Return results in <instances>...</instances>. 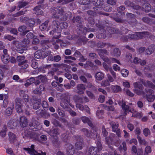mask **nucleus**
<instances>
[{
  "label": "nucleus",
  "instance_id": "nucleus-1",
  "mask_svg": "<svg viewBox=\"0 0 155 155\" xmlns=\"http://www.w3.org/2000/svg\"><path fill=\"white\" fill-rule=\"evenodd\" d=\"M119 104L121 106L122 109L124 110L125 114H126L125 112L128 111L131 112L133 114L132 117H137L138 116L136 111L133 109H130L129 107L127 105H126V103L123 101H122V102H118Z\"/></svg>",
  "mask_w": 155,
  "mask_h": 155
},
{
  "label": "nucleus",
  "instance_id": "nucleus-2",
  "mask_svg": "<svg viewBox=\"0 0 155 155\" xmlns=\"http://www.w3.org/2000/svg\"><path fill=\"white\" fill-rule=\"evenodd\" d=\"M23 149L28 151V153L31 155H46L45 153L41 152L40 153L36 151L34 149V146L33 145H31V148H24Z\"/></svg>",
  "mask_w": 155,
  "mask_h": 155
},
{
  "label": "nucleus",
  "instance_id": "nucleus-3",
  "mask_svg": "<svg viewBox=\"0 0 155 155\" xmlns=\"http://www.w3.org/2000/svg\"><path fill=\"white\" fill-rule=\"evenodd\" d=\"M67 153L68 155H73L74 153V150L72 146L70 144H67L66 145ZM57 155H64L63 153L60 151H58L57 153Z\"/></svg>",
  "mask_w": 155,
  "mask_h": 155
},
{
  "label": "nucleus",
  "instance_id": "nucleus-4",
  "mask_svg": "<svg viewBox=\"0 0 155 155\" xmlns=\"http://www.w3.org/2000/svg\"><path fill=\"white\" fill-rule=\"evenodd\" d=\"M29 126L31 127V129L34 131H37L41 128V125L38 122L33 120L29 124Z\"/></svg>",
  "mask_w": 155,
  "mask_h": 155
},
{
  "label": "nucleus",
  "instance_id": "nucleus-5",
  "mask_svg": "<svg viewBox=\"0 0 155 155\" xmlns=\"http://www.w3.org/2000/svg\"><path fill=\"white\" fill-rule=\"evenodd\" d=\"M134 92L138 95H140L143 93L142 89L143 88L142 85L140 83L135 82L134 84Z\"/></svg>",
  "mask_w": 155,
  "mask_h": 155
},
{
  "label": "nucleus",
  "instance_id": "nucleus-6",
  "mask_svg": "<svg viewBox=\"0 0 155 155\" xmlns=\"http://www.w3.org/2000/svg\"><path fill=\"white\" fill-rule=\"evenodd\" d=\"M52 12L53 16L56 18H62V17H61L62 16V15H63V11L61 7H59L58 8H55L54 9H53Z\"/></svg>",
  "mask_w": 155,
  "mask_h": 155
},
{
  "label": "nucleus",
  "instance_id": "nucleus-7",
  "mask_svg": "<svg viewBox=\"0 0 155 155\" xmlns=\"http://www.w3.org/2000/svg\"><path fill=\"white\" fill-rule=\"evenodd\" d=\"M6 68L3 65H0V83L3 78L4 72L6 70ZM5 87V84H0V89L4 88Z\"/></svg>",
  "mask_w": 155,
  "mask_h": 155
},
{
  "label": "nucleus",
  "instance_id": "nucleus-8",
  "mask_svg": "<svg viewBox=\"0 0 155 155\" xmlns=\"http://www.w3.org/2000/svg\"><path fill=\"white\" fill-rule=\"evenodd\" d=\"M61 106L64 109L68 108L69 106L72 108L74 107V106L71 104L69 101L65 99H63L62 100L60 103Z\"/></svg>",
  "mask_w": 155,
  "mask_h": 155
},
{
  "label": "nucleus",
  "instance_id": "nucleus-9",
  "mask_svg": "<svg viewBox=\"0 0 155 155\" xmlns=\"http://www.w3.org/2000/svg\"><path fill=\"white\" fill-rule=\"evenodd\" d=\"M76 88L75 92L80 94H83L84 91L86 89L85 86L83 84H78L77 85Z\"/></svg>",
  "mask_w": 155,
  "mask_h": 155
},
{
  "label": "nucleus",
  "instance_id": "nucleus-10",
  "mask_svg": "<svg viewBox=\"0 0 155 155\" xmlns=\"http://www.w3.org/2000/svg\"><path fill=\"white\" fill-rule=\"evenodd\" d=\"M100 56L103 59V60L105 62L109 64H111V63H116L118 64H120V63L118 60L113 58H111L110 59H108L107 57H102V55L101 54H100Z\"/></svg>",
  "mask_w": 155,
  "mask_h": 155
},
{
  "label": "nucleus",
  "instance_id": "nucleus-11",
  "mask_svg": "<svg viewBox=\"0 0 155 155\" xmlns=\"http://www.w3.org/2000/svg\"><path fill=\"white\" fill-rule=\"evenodd\" d=\"M59 23L56 20L53 21L52 23V27L53 29V30H52L50 32L51 35H53L56 30L57 31L58 30L59 27Z\"/></svg>",
  "mask_w": 155,
  "mask_h": 155
},
{
  "label": "nucleus",
  "instance_id": "nucleus-12",
  "mask_svg": "<svg viewBox=\"0 0 155 155\" xmlns=\"http://www.w3.org/2000/svg\"><path fill=\"white\" fill-rule=\"evenodd\" d=\"M110 125L112 126L113 130L114 132H116L117 135L120 134V131L118 129V124L117 122H110Z\"/></svg>",
  "mask_w": 155,
  "mask_h": 155
},
{
  "label": "nucleus",
  "instance_id": "nucleus-13",
  "mask_svg": "<svg viewBox=\"0 0 155 155\" xmlns=\"http://www.w3.org/2000/svg\"><path fill=\"white\" fill-rule=\"evenodd\" d=\"M146 91L148 94H147L146 95L147 100L149 102L153 101L155 99V97L154 95H153L152 94L153 92V91L151 89H149L148 91L147 90Z\"/></svg>",
  "mask_w": 155,
  "mask_h": 155
},
{
  "label": "nucleus",
  "instance_id": "nucleus-14",
  "mask_svg": "<svg viewBox=\"0 0 155 155\" xmlns=\"http://www.w3.org/2000/svg\"><path fill=\"white\" fill-rule=\"evenodd\" d=\"M110 72L112 75L113 77L110 74H107V77L108 80L109 82H113L116 78V73L112 70V69H110Z\"/></svg>",
  "mask_w": 155,
  "mask_h": 155
},
{
  "label": "nucleus",
  "instance_id": "nucleus-15",
  "mask_svg": "<svg viewBox=\"0 0 155 155\" xmlns=\"http://www.w3.org/2000/svg\"><path fill=\"white\" fill-rule=\"evenodd\" d=\"M22 102V101H19L18 100H17V101H16L15 108L17 112L18 113H20L22 112V109L21 106Z\"/></svg>",
  "mask_w": 155,
  "mask_h": 155
},
{
  "label": "nucleus",
  "instance_id": "nucleus-16",
  "mask_svg": "<svg viewBox=\"0 0 155 155\" xmlns=\"http://www.w3.org/2000/svg\"><path fill=\"white\" fill-rule=\"evenodd\" d=\"M27 118L24 116H21L20 118V123L21 127H26L28 124Z\"/></svg>",
  "mask_w": 155,
  "mask_h": 155
},
{
  "label": "nucleus",
  "instance_id": "nucleus-17",
  "mask_svg": "<svg viewBox=\"0 0 155 155\" xmlns=\"http://www.w3.org/2000/svg\"><path fill=\"white\" fill-rule=\"evenodd\" d=\"M76 107L81 110H85L87 113L89 112V108L87 105L83 107V105L80 104H76Z\"/></svg>",
  "mask_w": 155,
  "mask_h": 155
},
{
  "label": "nucleus",
  "instance_id": "nucleus-18",
  "mask_svg": "<svg viewBox=\"0 0 155 155\" xmlns=\"http://www.w3.org/2000/svg\"><path fill=\"white\" fill-rule=\"evenodd\" d=\"M17 122L15 119L10 120L7 124L8 126L10 128H13L17 126Z\"/></svg>",
  "mask_w": 155,
  "mask_h": 155
},
{
  "label": "nucleus",
  "instance_id": "nucleus-19",
  "mask_svg": "<svg viewBox=\"0 0 155 155\" xmlns=\"http://www.w3.org/2000/svg\"><path fill=\"white\" fill-rule=\"evenodd\" d=\"M141 82L145 86L147 87H150L152 88H154L155 86L152 84L150 81H144L143 80H141Z\"/></svg>",
  "mask_w": 155,
  "mask_h": 155
},
{
  "label": "nucleus",
  "instance_id": "nucleus-20",
  "mask_svg": "<svg viewBox=\"0 0 155 155\" xmlns=\"http://www.w3.org/2000/svg\"><path fill=\"white\" fill-rule=\"evenodd\" d=\"M95 76L97 80L101 81L104 78V74L101 72H97L96 73Z\"/></svg>",
  "mask_w": 155,
  "mask_h": 155
},
{
  "label": "nucleus",
  "instance_id": "nucleus-21",
  "mask_svg": "<svg viewBox=\"0 0 155 155\" xmlns=\"http://www.w3.org/2000/svg\"><path fill=\"white\" fill-rule=\"evenodd\" d=\"M1 58L2 61L5 64H8L10 61V57L8 55H2Z\"/></svg>",
  "mask_w": 155,
  "mask_h": 155
},
{
  "label": "nucleus",
  "instance_id": "nucleus-22",
  "mask_svg": "<svg viewBox=\"0 0 155 155\" xmlns=\"http://www.w3.org/2000/svg\"><path fill=\"white\" fill-rule=\"evenodd\" d=\"M81 120L84 123H87L89 126L92 127V124L90 120L88 117H81Z\"/></svg>",
  "mask_w": 155,
  "mask_h": 155
},
{
  "label": "nucleus",
  "instance_id": "nucleus-23",
  "mask_svg": "<svg viewBox=\"0 0 155 155\" xmlns=\"http://www.w3.org/2000/svg\"><path fill=\"white\" fill-rule=\"evenodd\" d=\"M100 106L101 107L104 108L108 111H112L114 110V107L112 106H107L106 105L101 104Z\"/></svg>",
  "mask_w": 155,
  "mask_h": 155
},
{
  "label": "nucleus",
  "instance_id": "nucleus-24",
  "mask_svg": "<svg viewBox=\"0 0 155 155\" xmlns=\"http://www.w3.org/2000/svg\"><path fill=\"white\" fill-rule=\"evenodd\" d=\"M136 33H140V35H138V36H141L140 38H137V39H141L143 37H150V34L147 32H136Z\"/></svg>",
  "mask_w": 155,
  "mask_h": 155
},
{
  "label": "nucleus",
  "instance_id": "nucleus-25",
  "mask_svg": "<svg viewBox=\"0 0 155 155\" xmlns=\"http://www.w3.org/2000/svg\"><path fill=\"white\" fill-rule=\"evenodd\" d=\"M18 65L21 67L22 69H25L27 68L29 66L28 63L26 60H25L22 63H18Z\"/></svg>",
  "mask_w": 155,
  "mask_h": 155
},
{
  "label": "nucleus",
  "instance_id": "nucleus-26",
  "mask_svg": "<svg viewBox=\"0 0 155 155\" xmlns=\"http://www.w3.org/2000/svg\"><path fill=\"white\" fill-rule=\"evenodd\" d=\"M155 48V46L154 45H152L146 49V52L147 54H150L153 51Z\"/></svg>",
  "mask_w": 155,
  "mask_h": 155
},
{
  "label": "nucleus",
  "instance_id": "nucleus-27",
  "mask_svg": "<svg viewBox=\"0 0 155 155\" xmlns=\"http://www.w3.org/2000/svg\"><path fill=\"white\" fill-rule=\"evenodd\" d=\"M134 62L135 64L139 63L141 65H144L146 63V62L144 60H141L137 57H135L134 60Z\"/></svg>",
  "mask_w": 155,
  "mask_h": 155
},
{
  "label": "nucleus",
  "instance_id": "nucleus-28",
  "mask_svg": "<svg viewBox=\"0 0 155 155\" xmlns=\"http://www.w3.org/2000/svg\"><path fill=\"white\" fill-rule=\"evenodd\" d=\"M26 137H27L28 138L30 139L31 137H33L34 136H25ZM35 137H39L38 138L39 139L38 140V141L40 142L41 143H44V141H46L47 138H46V136H35Z\"/></svg>",
  "mask_w": 155,
  "mask_h": 155
},
{
  "label": "nucleus",
  "instance_id": "nucleus-29",
  "mask_svg": "<svg viewBox=\"0 0 155 155\" xmlns=\"http://www.w3.org/2000/svg\"><path fill=\"white\" fill-rule=\"evenodd\" d=\"M73 99L76 104H79L82 102V99L81 97L77 95L73 97Z\"/></svg>",
  "mask_w": 155,
  "mask_h": 155
},
{
  "label": "nucleus",
  "instance_id": "nucleus-30",
  "mask_svg": "<svg viewBox=\"0 0 155 155\" xmlns=\"http://www.w3.org/2000/svg\"><path fill=\"white\" fill-rule=\"evenodd\" d=\"M44 89L43 86L40 85L39 88L37 87L35 90L33 91V93L35 94H39L41 93V91L44 90Z\"/></svg>",
  "mask_w": 155,
  "mask_h": 155
},
{
  "label": "nucleus",
  "instance_id": "nucleus-31",
  "mask_svg": "<svg viewBox=\"0 0 155 155\" xmlns=\"http://www.w3.org/2000/svg\"><path fill=\"white\" fill-rule=\"evenodd\" d=\"M68 27V24L66 22L61 23L59 24V27L58 30L57 31L58 33L60 32L61 30L63 28H67Z\"/></svg>",
  "mask_w": 155,
  "mask_h": 155
},
{
  "label": "nucleus",
  "instance_id": "nucleus-32",
  "mask_svg": "<svg viewBox=\"0 0 155 155\" xmlns=\"http://www.w3.org/2000/svg\"><path fill=\"white\" fill-rule=\"evenodd\" d=\"M113 91L115 92H117L120 91L121 88L120 86L118 85H112L110 87Z\"/></svg>",
  "mask_w": 155,
  "mask_h": 155
},
{
  "label": "nucleus",
  "instance_id": "nucleus-33",
  "mask_svg": "<svg viewBox=\"0 0 155 155\" xmlns=\"http://www.w3.org/2000/svg\"><path fill=\"white\" fill-rule=\"evenodd\" d=\"M14 108V106L13 105L12 108L8 107L5 111V114L7 116H10L12 112V109Z\"/></svg>",
  "mask_w": 155,
  "mask_h": 155
},
{
  "label": "nucleus",
  "instance_id": "nucleus-34",
  "mask_svg": "<svg viewBox=\"0 0 155 155\" xmlns=\"http://www.w3.org/2000/svg\"><path fill=\"white\" fill-rule=\"evenodd\" d=\"M35 13L38 15H42L43 12L42 10L39 9V6H38L35 7L34 9Z\"/></svg>",
  "mask_w": 155,
  "mask_h": 155
},
{
  "label": "nucleus",
  "instance_id": "nucleus-35",
  "mask_svg": "<svg viewBox=\"0 0 155 155\" xmlns=\"http://www.w3.org/2000/svg\"><path fill=\"white\" fill-rule=\"evenodd\" d=\"M138 35H140V33H134V34H130L129 35V36L128 38L131 39H136L137 38H140L141 37V36H138Z\"/></svg>",
  "mask_w": 155,
  "mask_h": 155
},
{
  "label": "nucleus",
  "instance_id": "nucleus-36",
  "mask_svg": "<svg viewBox=\"0 0 155 155\" xmlns=\"http://www.w3.org/2000/svg\"><path fill=\"white\" fill-rule=\"evenodd\" d=\"M26 27L25 26H21L19 27L18 30V31L24 34H25L28 31L26 30Z\"/></svg>",
  "mask_w": 155,
  "mask_h": 155
},
{
  "label": "nucleus",
  "instance_id": "nucleus-37",
  "mask_svg": "<svg viewBox=\"0 0 155 155\" xmlns=\"http://www.w3.org/2000/svg\"><path fill=\"white\" fill-rule=\"evenodd\" d=\"M84 144L81 141L77 142L75 145L76 149L77 150H81L82 149Z\"/></svg>",
  "mask_w": 155,
  "mask_h": 155
},
{
  "label": "nucleus",
  "instance_id": "nucleus-38",
  "mask_svg": "<svg viewBox=\"0 0 155 155\" xmlns=\"http://www.w3.org/2000/svg\"><path fill=\"white\" fill-rule=\"evenodd\" d=\"M48 23V21H46L44 23L42 24L39 27L40 29L42 31L45 30L47 27Z\"/></svg>",
  "mask_w": 155,
  "mask_h": 155
},
{
  "label": "nucleus",
  "instance_id": "nucleus-39",
  "mask_svg": "<svg viewBox=\"0 0 155 155\" xmlns=\"http://www.w3.org/2000/svg\"><path fill=\"white\" fill-rule=\"evenodd\" d=\"M35 79L33 78H31L26 81V83L25 84V85L26 87H28L31 84L33 83Z\"/></svg>",
  "mask_w": 155,
  "mask_h": 155
},
{
  "label": "nucleus",
  "instance_id": "nucleus-40",
  "mask_svg": "<svg viewBox=\"0 0 155 155\" xmlns=\"http://www.w3.org/2000/svg\"><path fill=\"white\" fill-rule=\"evenodd\" d=\"M41 99H39L37 102H36L35 103H34L33 108L35 109H38L40 105L41 104Z\"/></svg>",
  "mask_w": 155,
  "mask_h": 155
},
{
  "label": "nucleus",
  "instance_id": "nucleus-41",
  "mask_svg": "<svg viewBox=\"0 0 155 155\" xmlns=\"http://www.w3.org/2000/svg\"><path fill=\"white\" fill-rule=\"evenodd\" d=\"M94 2H95L96 4H97V5L98 7H97V9L98 10L100 9V8H101L100 6H101L102 5V2H103V0H97V1H96V0H94Z\"/></svg>",
  "mask_w": 155,
  "mask_h": 155
},
{
  "label": "nucleus",
  "instance_id": "nucleus-42",
  "mask_svg": "<svg viewBox=\"0 0 155 155\" xmlns=\"http://www.w3.org/2000/svg\"><path fill=\"white\" fill-rule=\"evenodd\" d=\"M121 73L123 77H126L128 76L129 71L127 69H124L121 70Z\"/></svg>",
  "mask_w": 155,
  "mask_h": 155
},
{
  "label": "nucleus",
  "instance_id": "nucleus-43",
  "mask_svg": "<svg viewBox=\"0 0 155 155\" xmlns=\"http://www.w3.org/2000/svg\"><path fill=\"white\" fill-rule=\"evenodd\" d=\"M143 10L146 12H148L150 10L151 8L150 5L147 4L144 5L143 6Z\"/></svg>",
  "mask_w": 155,
  "mask_h": 155
},
{
  "label": "nucleus",
  "instance_id": "nucleus-44",
  "mask_svg": "<svg viewBox=\"0 0 155 155\" xmlns=\"http://www.w3.org/2000/svg\"><path fill=\"white\" fill-rule=\"evenodd\" d=\"M31 66L33 68L35 69L38 67V63L35 59H34L32 60Z\"/></svg>",
  "mask_w": 155,
  "mask_h": 155
},
{
  "label": "nucleus",
  "instance_id": "nucleus-45",
  "mask_svg": "<svg viewBox=\"0 0 155 155\" xmlns=\"http://www.w3.org/2000/svg\"><path fill=\"white\" fill-rule=\"evenodd\" d=\"M101 85L102 86L106 87L110 85V82L107 80L103 81L101 83Z\"/></svg>",
  "mask_w": 155,
  "mask_h": 155
},
{
  "label": "nucleus",
  "instance_id": "nucleus-46",
  "mask_svg": "<svg viewBox=\"0 0 155 155\" xmlns=\"http://www.w3.org/2000/svg\"><path fill=\"white\" fill-rule=\"evenodd\" d=\"M137 139L138 140L139 143L141 144L144 145L147 144V143L145 140L143 139H142L140 137V136H138Z\"/></svg>",
  "mask_w": 155,
  "mask_h": 155
},
{
  "label": "nucleus",
  "instance_id": "nucleus-47",
  "mask_svg": "<svg viewBox=\"0 0 155 155\" xmlns=\"http://www.w3.org/2000/svg\"><path fill=\"white\" fill-rule=\"evenodd\" d=\"M120 150H121L123 149L125 151L127 150L126 143L124 142L122 143V145H121L119 147Z\"/></svg>",
  "mask_w": 155,
  "mask_h": 155
},
{
  "label": "nucleus",
  "instance_id": "nucleus-48",
  "mask_svg": "<svg viewBox=\"0 0 155 155\" xmlns=\"http://www.w3.org/2000/svg\"><path fill=\"white\" fill-rule=\"evenodd\" d=\"M28 4V3L27 2H20L18 3V6L21 8L24 7Z\"/></svg>",
  "mask_w": 155,
  "mask_h": 155
},
{
  "label": "nucleus",
  "instance_id": "nucleus-49",
  "mask_svg": "<svg viewBox=\"0 0 155 155\" xmlns=\"http://www.w3.org/2000/svg\"><path fill=\"white\" fill-rule=\"evenodd\" d=\"M25 57L23 56H18L17 57V60L19 63H22L25 60Z\"/></svg>",
  "mask_w": 155,
  "mask_h": 155
},
{
  "label": "nucleus",
  "instance_id": "nucleus-50",
  "mask_svg": "<svg viewBox=\"0 0 155 155\" xmlns=\"http://www.w3.org/2000/svg\"><path fill=\"white\" fill-rule=\"evenodd\" d=\"M106 142L108 144H112L113 140L110 136H107L106 138Z\"/></svg>",
  "mask_w": 155,
  "mask_h": 155
},
{
  "label": "nucleus",
  "instance_id": "nucleus-51",
  "mask_svg": "<svg viewBox=\"0 0 155 155\" xmlns=\"http://www.w3.org/2000/svg\"><path fill=\"white\" fill-rule=\"evenodd\" d=\"M41 53L39 51H36L35 53V58L38 59L41 57Z\"/></svg>",
  "mask_w": 155,
  "mask_h": 155
},
{
  "label": "nucleus",
  "instance_id": "nucleus-52",
  "mask_svg": "<svg viewBox=\"0 0 155 155\" xmlns=\"http://www.w3.org/2000/svg\"><path fill=\"white\" fill-rule=\"evenodd\" d=\"M114 54L116 56H119L120 54V52L118 48L114 49Z\"/></svg>",
  "mask_w": 155,
  "mask_h": 155
},
{
  "label": "nucleus",
  "instance_id": "nucleus-53",
  "mask_svg": "<svg viewBox=\"0 0 155 155\" xmlns=\"http://www.w3.org/2000/svg\"><path fill=\"white\" fill-rule=\"evenodd\" d=\"M143 133L145 136H148L150 134V131L148 129L145 128L143 131Z\"/></svg>",
  "mask_w": 155,
  "mask_h": 155
},
{
  "label": "nucleus",
  "instance_id": "nucleus-54",
  "mask_svg": "<svg viewBox=\"0 0 155 155\" xmlns=\"http://www.w3.org/2000/svg\"><path fill=\"white\" fill-rule=\"evenodd\" d=\"M83 33L84 34H86L87 32H91L92 29L89 28H84L83 29Z\"/></svg>",
  "mask_w": 155,
  "mask_h": 155
},
{
  "label": "nucleus",
  "instance_id": "nucleus-55",
  "mask_svg": "<svg viewBox=\"0 0 155 155\" xmlns=\"http://www.w3.org/2000/svg\"><path fill=\"white\" fill-rule=\"evenodd\" d=\"M4 38L5 39H7L11 41L14 39V38L10 35H5L4 36Z\"/></svg>",
  "mask_w": 155,
  "mask_h": 155
},
{
  "label": "nucleus",
  "instance_id": "nucleus-56",
  "mask_svg": "<svg viewBox=\"0 0 155 155\" xmlns=\"http://www.w3.org/2000/svg\"><path fill=\"white\" fill-rule=\"evenodd\" d=\"M30 43V40L27 39H25L23 40L22 41V45L23 46H26L28 45Z\"/></svg>",
  "mask_w": 155,
  "mask_h": 155
},
{
  "label": "nucleus",
  "instance_id": "nucleus-57",
  "mask_svg": "<svg viewBox=\"0 0 155 155\" xmlns=\"http://www.w3.org/2000/svg\"><path fill=\"white\" fill-rule=\"evenodd\" d=\"M26 37L29 40L34 38L35 36L32 33L29 32L27 34Z\"/></svg>",
  "mask_w": 155,
  "mask_h": 155
},
{
  "label": "nucleus",
  "instance_id": "nucleus-58",
  "mask_svg": "<svg viewBox=\"0 0 155 155\" xmlns=\"http://www.w3.org/2000/svg\"><path fill=\"white\" fill-rule=\"evenodd\" d=\"M9 139L10 142L13 143L16 140V136H9Z\"/></svg>",
  "mask_w": 155,
  "mask_h": 155
},
{
  "label": "nucleus",
  "instance_id": "nucleus-59",
  "mask_svg": "<svg viewBox=\"0 0 155 155\" xmlns=\"http://www.w3.org/2000/svg\"><path fill=\"white\" fill-rule=\"evenodd\" d=\"M7 131V128L5 126H4L2 129L1 133L2 136H5L6 135V132Z\"/></svg>",
  "mask_w": 155,
  "mask_h": 155
},
{
  "label": "nucleus",
  "instance_id": "nucleus-60",
  "mask_svg": "<svg viewBox=\"0 0 155 155\" xmlns=\"http://www.w3.org/2000/svg\"><path fill=\"white\" fill-rule=\"evenodd\" d=\"M39 39L36 38H34L32 41V43L34 45H37L39 43Z\"/></svg>",
  "mask_w": 155,
  "mask_h": 155
},
{
  "label": "nucleus",
  "instance_id": "nucleus-61",
  "mask_svg": "<svg viewBox=\"0 0 155 155\" xmlns=\"http://www.w3.org/2000/svg\"><path fill=\"white\" fill-rule=\"evenodd\" d=\"M20 19L21 21L24 22H26L28 20V18L24 16H21L20 18Z\"/></svg>",
  "mask_w": 155,
  "mask_h": 155
},
{
  "label": "nucleus",
  "instance_id": "nucleus-62",
  "mask_svg": "<svg viewBox=\"0 0 155 155\" xmlns=\"http://www.w3.org/2000/svg\"><path fill=\"white\" fill-rule=\"evenodd\" d=\"M52 123L56 127H61V124H60L59 122L56 120H54L52 122Z\"/></svg>",
  "mask_w": 155,
  "mask_h": 155
},
{
  "label": "nucleus",
  "instance_id": "nucleus-63",
  "mask_svg": "<svg viewBox=\"0 0 155 155\" xmlns=\"http://www.w3.org/2000/svg\"><path fill=\"white\" fill-rule=\"evenodd\" d=\"M123 85L124 87H126L129 88L130 87V84L127 81L123 82Z\"/></svg>",
  "mask_w": 155,
  "mask_h": 155
},
{
  "label": "nucleus",
  "instance_id": "nucleus-64",
  "mask_svg": "<svg viewBox=\"0 0 155 155\" xmlns=\"http://www.w3.org/2000/svg\"><path fill=\"white\" fill-rule=\"evenodd\" d=\"M113 68L115 71H117L120 70V67L116 64H114L113 65Z\"/></svg>",
  "mask_w": 155,
  "mask_h": 155
}]
</instances>
